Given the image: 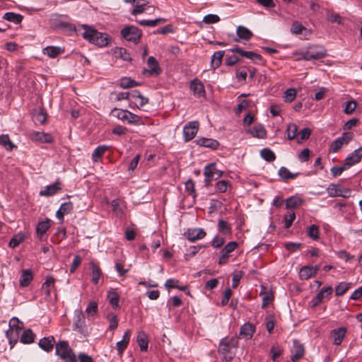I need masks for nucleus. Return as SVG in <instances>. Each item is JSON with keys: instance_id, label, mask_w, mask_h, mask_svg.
<instances>
[{"instance_id": "obj_1", "label": "nucleus", "mask_w": 362, "mask_h": 362, "mask_svg": "<svg viewBox=\"0 0 362 362\" xmlns=\"http://www.w3.org/2000/svg\"><path fill=\"white\" fill-rule=\"evenodd\" d=\"M238 346V340L236 337H225L221 339L218 346V354L224 362H230L235 356Z\"/></svg>"}, {"instance_id": "obj_2", "label": "nucleus", "mask_w": 362, "mask_h": 362, "mask_svg": "<svg viewBox=\"0 0 362 362\" xmlns=\"http://www.w3.org/2000/svg\"><path fill=\"white\" fill-rule=\"evenodd\" d=\"M84 28L83 37L90 42L99 47H105L109 44V37L107 34L98 32L94 28L83 25Z\"/></svg>"}, {"instance_id": "obj_3", "label": "nucleus", "mask_w": 362, "mask_h": 362, "mask_svg": "<svg viewBox=\"0 0 362 362\" xmlns=\"http://www.w3.org/2000/svg\"><path fill=\"white\" fill-rule=\"evenodd\" d=\"M55 354L65 362H78L77 357L67 341L60 340L56 343Z\"/></svg>"}, {"instance_id": "obj_4", "label": "nucleus", "mask_w": 362, "mask_h": 362, "mask_svg": "<svg viewBox=\"0 0 362 362\" xmlns=\"http://www.w3.org/2000/svg\"><path fill=\"white\" fill-rule=\"evenodd\" d=\"M122 37L129 42L137 44L142 35V31L134 25H126L120 31Z\"/></svg>"}, {"instance_id": "obj_5", "label": "nucleus", "mask_w": 362, "mask_h": 362, "mask_svg": "<svg viewBox=\"0 0 362 362\" xmlns=\"http://www.w3.org/2000/svg\"><path fill=\"white\" fill-rule=\"evenodd\" d=\"M223 175V172L216 169V164L214 163L208 164L204 168V182L206 187L211 185L213 180H217L221 177Z\"/></svg>"}, {"instance_id": "obj_6", "label": "nucleus", "mask_w": 362, "mask_h": 362, "mask_svg": "<svg viewBox=\"0 0 362 362\" xmlns=\"http://www.w3.org/2000/svg\"><path fill=\"white\" fill-rule=\"evenodd\" d=\"M73 329L84 336L87 334L85 317L81 310H76L74 311Z\"/></svg>"}, {"instance_id": "obj_7", "label": "nucleus", "mask_w": 362, "mask_h": 362, "mask_svg": "<svg viewBox=\"0 0 362 362\" xmlns=\"http://www.w3.org/2000/svg\"><path fill=\"white\" fill-rule=\"evenodd\" d=\"M199 129V122L192 121L187 122L183 127V136L185 141H191L196 136Z\"/></svg>"}, {"instance_id": "obj_8", "label": "nucleus", "mask_w": 362, "mask_h": 362, "mask_svg": "<svg viewBox=\"0 0 362 362\" xmlns=\"http://www.w3.org/2000/svg\"><path fill=\"white\" fill-rule=\"evenodd\" d=\"M206 232L203 228H189L185 233V236L190 242H194L197 240H201L206 236Z\"/></svg>"}, {"instance_id": "obj_9", "label": "nucleus", "mask_w": 362, "mask_h": 362, "mask_svg": "<svg viewBox=\"0 0 362 362\" xmlns=\"http://www.w3.org/2000/svg\"><path fill=\"white\" fill-rule=\"evenodd\" d=\"M30 139L34 141L49 144L53 141V137L49 133L33 132L30 134Z\"/></svg>"}, {"instance_id": "obj_10", "label": "nucleus", "mask_w": 362, "mask_h": 362, "mask_svg": "<svg viewBox=\"0 0 362 362\" xmlns=\"http://www.w3.org/2000/svg\"><path fill=\"white\" fill-rule=\"evenodd\" d=\"M307 52L311 60L320 59L327 56L326 50L324 48L315 45L309 47Z\"/></svg>"}, {"instance_id": "obj_11", "label": "nucleus", "mask_w": 362, "mask_h": 362, "mask_svg": "<svg viewBox=\"0 0 362 362\" xmlns=\"http://www.w3.org/2000/svg\"><path fill=\"white\" fill-rule=\"evenodd\" d=\"M190 89L197 98L205 96L204 86L198 79H194L190 82Z\"/></svg>"}, {"instance_id": "obj_12", "label": "nucleus", "mask_w": 362, "mask_h": 362, "mask_svg": "<svg viewBox=\"0 0 362 362\" xmlns=\"http://www.w3.org/2000/svg\"><path fill=\"white\" fill-rule=\"evenodd\" d=\"M62 189L61 182L56 181L54 183L47 185L45 189L40 192V195L43 197H50L56 194Z\"/></svg>"}, {"instance_id": "obj_13", "label": "nucleus", "mask_w": 362, "mask_h": 362, "mask_svg": "<svg viewBox=\"0 0 362 362\" xmlns=\"http://www.w3.org/2000/svg\"><path fill=\"white\" fill-rule=\"evenodd\" d=\"M362 158V147H360L355 151H354L349 156H348L345 160L344 163H347L349 165V168L352 165L360 162Z\"/></svg>"}, {"instance_id": "obj_14", "label": "nucleus", "mask_w": 362, "mask_h": 362, "mask_svg": "<svg viewBox=\"0 0 362 362\" xmlns=\"http://www.w3.org/2000/svg\"><path fill=\"white\" fill-rule=\"evenodd\" d=\"M54 344L56 345V342L53 336L43 337L38 343L40 348L47 352L52 351Z\"/></svg>"}, {"instance_id": "obj_15", "label": "nucleus", "mask_w": 362, "mask_h": 362, "mask_svg": "<svg viewBox=\"0 0 362 362\" xmlns=\"http://www.w3.org/2000/svg\"><path fill=\"white\" fill-rule=\"evenodd\" d=\"M291 361L296 362V361L301 358L305 354L304 346L302 344L298 341H293V349L292 350Z\"/></svg>"}, {"instance_id": "obj_16", "label": "nucleus", "mask_w": 362, "mask_h": 362, "mask_svg": "<svg viewBox=\"0 0 362 362\" xmlns=\"http://www.w3.org/2000/svg\"><path fill=\"white\" fill-rule=\"evenodd\" d=\"M319 269L318 266L308 267L305 266L302 267L299 272L300 279L302 280H306L313 276H315Z\"/></svg>"}, {"instance_id": "obj_17", "label": "nucleus", "mask_w": 362, "mask_h": 362, "mask_svg": "<svg viewBox=\"0 0 362 362\" xmlns=\"http://www.w3.org/2000/svg\"><path fill=\"white\" fill-rule=\"evenodd\" d=\"M90 270V276H91V281L95 285L98 284L99 280L102 276V271L100 267L95 264L93 262H90L89 263Z\"/></svg>"}, {"instance_id": "obj_18", "label": "nucleus", "mask_w": 362, "mask_h": 362, "mask_svg": "<svg viewBox=\"0 0 362 362\" xmlns=\"http://www.w3.org/2000/svg\"><path fill=\"white\" fill-rule=\"evenodd\" d=\"M130 337H131V331H130V329H127L124 332V334L123 335V337H122V339L119 341L116 344V347H117V352H118L119 355L121 356L123 354L124 351L127 347L128 344H129V340H130Z\"/></svg>"}, {"instance_id": "obj_19", "label": "nucleus", "mask_w": 362, "mask_h": 362, "mask_svg": "<svg viewBox=\"0 0 362 362\" xmlns=\"http://www.w3.org/2000/svg\"><path fill=\"white\" fill-rule=\"evenodd\" d=\"M197 145L209 148L211 149H217L219 146V142L217 140L209 138H198L196 141Z\"/></svg>"}, {"instance_id": "obj_20", "label": "nucleus", "mask_w": 362, "mask_h": 362, "mask_svg": "<svg viewBox=\"0 0 362 362\" xmlns=\"http://www.w3.org/2000/svg\"><path fill=\"white\" fill-rule=\"evenodd\" d=\"M346 333V329L344 327H341L337 329H334L332 331V337H333V343L335 345H340Z\"/></svg>"}, {"instance_id": "obj_21", "label": "nucleus", "mask_w": 362, "mask_h": 362, "mask_svg": "<svg viewBox=\"0 0 362 362\" xmlns=\"http://www.w3.org/2000/svg\"><path fill=\"white\" fill-rule=\"evenodd\" d=\"M147 65L148 69L144 70L145 72H148L150 75L156 74L158 75L161 72V69L159 67L158 62L153 57H150L147 61Z\"/></svg>"}, {"instance_id": "obj_22", "label": "nucleus", "mask_w": 362, "mask_h": 362, "mask_svg": "<svg viewBox=\"0 0 362 362\" xmlns=\"http://www.w3.org/2000/svg\"><path fill=\"white\" fill-rule=\"evenodd\" d=\"M236 33L238 38L235 39V42H239V39L248 40L253 36L252 31L243 25L238 26Z\"/></svg>"}, {"instance_id": "obj_23", "label": "nucleus", "mask_w": 362, "mask_h": 362, "mask_svg": "<svg viewBox=\"0 0 362 362\" xmlns=\"http://www.w3.org/2000/svg\"><path fill=\"white\" fill-rule=\"evenodd\" d=\"M50 228V221L49 219H46L45 221H40L37 223L36 227V233L37 237L40 240H43L47 230Z\"/></svg>"}, {"instance_id": "obj_24", "label": "nucleus", "mask_w": 362, "mask_h": 362, "mask_svg": "<svg viewBox=\"0 0 362 362\" xmlns=\"http://www.w3.org/2000/svg\"><path fill=\"white\" fill-rule=\"evenodd\" d=\"M247 133L250 134L253 137L263 139L266 136L267 132L262 124H257L249 129Z\"/></svg>"}, {"instance_id": "obj_25", "label": "nucleus", "mask_w": 362, "mask_h": 362, "mask_svg": "<svg viewBox=\"0 0 362 362\" xmlns=\"http://www.w3.org/2000/svg\"><path fill=\"white\" fill-rule=\"evenodd\" d=\"M255 327L250 323L244 324L240 330V336L245 339H250L254 332H255Z\"/></svg>"}, {"instance_id": "obj_26", "label": "nucleus", "mask_w": 362, "mask_h": 362, "mask_svg": "<svg viewBox=\"0 0 362 362\" xmlns=\"http://www.w3.org/2000/svg\"><path fill=\"white\" fill-rule=\"evenodd\" d=\"M110 204L112 208V211L116 216L122 218L124 213V206L123 202L119 199H113Z\"/></svg>"}, {"instance_id": "obj_27", "label": "nucleus", "mask_w": 362, "mask_h": 362, "mask_svg": "<svg viewBox=\"0 0 362 362\" xmlns=\"http://www.w3.org/2000/svg\"><path fill=\"white\" fill-rule=\"evenodd\" d=\"M109 149V146L106 145L98 146L93 152L92 159L93 162H99L103 157L104 153Z\"/></svg>"}, {"instance_id": "obj_28", "label": "nucleus", "mask_w": 362, "mask_h": 362, "mask_svg": "<svg viewBox=\"0 0 362 362\" xmlns=\"http://www.w3.org/2000/svg\"><path fill=\"white\" fill-rule=\"evenodd\" d=\"M26 235L23 232H19L14 235L8 243V247L11 248H15L18 247L26 239Z\"/></svg>"}, {"instance_id": "obj_29", "label": "nucleus", "mask_w": 362, "mask_h": 362, "mask_svg": "<svg viewBox=\"0 0 362 362\" xmlns=\"http://www.w3.org/2000/svg\"><path fill=\"white\" fill-rule=\"evenodd\" d=\"M63 52V49L57 46H48L43 49V54L47 55L50 58H55Z\"/></svg>"}, {"instance_id": "obj_30", "label": "nucleus", "mask_w": 362, "mask_h": 362, "mask_svg": "<svg viewBox=\"0 0 362 362\" xmlns=\"http://www.w3.org/2000/svg\"><path fill=\"white\" fill-rule=\"evenodd\" d=\"M137 343L139 346L141 351H146L148 349V340L146 333L141 331L137 334Z\"/></svg>"}, {"instance_id": "obj_31", "label": "nucleus", "mask_w": 362, "mask_h": 362, "mask_svg": "<svg viewBox=\"0 0 362 362\" xmlns=\"http://www.w3.org/2000/svg\"><path fill=\"white\" fill-rule=\"evenodd\" d=\"M224 54L225 51L223 50L217 51L213 54L211 57V67L214 69H216L221 66Z\"/></svg>"}, {"instance_id": "obj_32", "label": "nucleus", "mask_w": 362, "mask_h": 362, "mask_svg": "<svg viewBox=\"0 0 362 362\" xmlns=\"http://www.w3.org/2000/svg\"><path fill=\"white\" fill-rule=\"evenodd\" d=\"M148 2V0H132L134 8L132 11L131 13L132 15H136L144 13L146 10L144 6L146 5Z\"/></svg>"}, {"instance_id": "obj_33", "label": "nucleus", "mask_w": 362, "mask_h": 362, "mask_svg": "<svg viewBox=\"0 0 362 362\" xmlns=\"http://www.w3.org/2000/svg\"><path fill=\"white\" fill-rule=\"evenodd\" d=\"M35 334L30 329H27L23 331L21 337V342L23 344H31L34 342Z\"/></svg>"}, {"instance_id": "obj_34", "label": "nucleus", "mask_w": 362, "mask_h": 362, "mask_svg": "<svg viewBox=\"0 0 362 362\" xmlns=\"http://www.w3.org/2000/svg\"><path fill=\"white\" fill-rule=\"evenodd\" d=\"M278 175L282 180L287 181L288 180L295 179L298 173H292L286 167H281L279 170Z\"/></svg>"}, {"instance_id": "obj_35", "label": "nucleus", "mask_w": 362, "mask_h": 362, "mask_svg": "<svg viewBox=\"0 0 362 362\" xmlns=\"http://www.w3.org/2000/svg\"><path fill=\"white\" fill-rule=\"evenodd\" d=\"M303 204V199L298 197H291L286 200V209H296L300 206Z\"/></svg>"}, {"instance_id": "obj_36", "label": "nucleus", "mask_w": 362, "mask_h": 362, "mask_svg": "<svg viewBox=\"0 0 362 362\" xmlns=\"http://www.w3.org/2000/svg\"><path fill=\"white\" fill-rule=\"evenodd\" d=\"M33 280V274L30 270H23L20 277V285L23 287L28 286Z\"/></svg>"}, {"instance_id": "obj_37", "label": "nucleus", "mask_w": 362, "mask_h": 362, "mask_svg": "<svg viewBox=\"0 0 362 362\" xmlns=\"http://www.w3.org/2000/svg\"><path fill=\"white\" fill-rule=\"evenodd\" d=\"M23 18L22 15L13 12H7L4 15V19L16 24L20 23L23 21Z\"/></svg>"}, {"instance_id": "obj_38", "label": "nucleus", "mask_w": 362, "mask_h": 362, "mask_svg": "<svg viewBox=\"0 0 362 362\" xmlns=\"http://www.w3.org/2000/svg\"><path fill=\"white\" fill-rule=\"evenodd\" d=\"M127 112L128 110L114 107L111 111V115L122 122H126L127 119Z\"/></svg>"}, {"instance_id": "obj_39", "label": "nucleus", "mask_w": 362, "mask_h": 362, "mask_svg": "<svg viewBox=\"0 0 362 362\" xmlns=\"http://www.w3.org/2000/svg\"><path fill=\"white\" fill-rule=\"evenodd\" d=\"M9 327L8 330H13L14 333L18 332L19 334V332L23 329V323L17 317H13L9 322Z\"/></svg>"}, {"instance_id": "obj_40", "label": "nucleus", "mask_w": 362, "mask_h": 362, "mask_svg": "<svg viewBox=\"0 0 362 362\" xmlns=\"http://www.w3.org/2000/svg\"><path fill=\"white\" fill-rule=\"evenodd\" d=\"M0 145L4 146L8 151H11L14 147L13 144L11 142L8 135L7 134H2L0 136Z\"/></svg>"}, {"instance_id": "obj_41", "label": "nucleus", "mask_w": 362, "mask_h": 362, "mask_svg": "<svg viewBox=\"0 0 362 362\" xmlns=\"http://www.w3.org/2000/svg\"><path fill=\"white\" fill-rule=\"evenodd\" d=\"M307 235L314 240H318L320 238L319 227L315 224H313L309 226L307 230Z\"/></svg>"}, {"instance_id": "obj_42", "label": "nucleus", "mask_w": 362, "mask_h": 362, "mask_svg": "<svg viewBox=\"0 0 362 362\" xmlns=\"http://www.w3.org/2000/svg\"><path fill=\"white\" fill-rule=\"evenodd\" d=\"M163 18H156L154 20H136V22L142 26L155 27L160 22H163Z\"/></svg>"}, {"instance_id": "obj_43", "label": "nucleus", "mask_w": 362, "mask_h": 362, "mask_svg": "<svg viewBox=\"0 0 362 362\" xmlns=\"http://www.w3.org/2000/svg\"><path fill=\"white\" fill-rule=\"evenodd\" d=\"M332 291L333 288L332 286L323 287L316 296L323 302L325 298H329Z\"/></svg>"}, {"instance_id": "obj_44", "label": "nucleus", "mask_w": 362, "mask_h": 362, "mask_svg": "<svg viewBox=\"0 0 362 362\" xmlns=\"http://www.w3.org/2000/svg\"><path fill=\"white\" fill-rule=\"evenodd\" d=\"M261 156L267 162H272L275 160V153L269 148H264L261 151Z\"/></svg>"}, {"instance_id": "obj_45", "label": "nucleus", "mask_w": 362, "mask_h": 362, "mask_svg": "<svg viewBox=\"0 0 362 362\" xmlns=\"http://www.w3.org/2000/svg\"><path fill=\"white\" fill-rule=\"evenodd\" d=\"M351 286V284L346 282H341L335 288V295L340 296L344 295Z\"/></svg>"}, {"instance_id": "obj_46", "label": "nucleus", "mask_w": 362, "mask_h": 362, "mask_svg": "<svg viewBox=\"0 0 362 362\" xmlns=\"http://www.w3.org/2000/svg\"><path fill=\"white\" fill-rule=\"evenodd\" d=\"M139 85V83L135 81L134 80L131 79L130 78H122L120 80L119 86L122 88H129L136 86Z\"/></svg>"}, {"instance_id": "obj_47", "label": "nucleus", "mask_w": 362, "mask_h": 362, "mask_svg": "<svg viewBox=\"0 0 362 362\" xmlns=\"http://www.w3.org/2000/svg\"><path fill=\"white\" fill-rule=\"evenodd\" d=\"M349 169V165L347 163H344L341 166H333L331 168L330 171L333 177H336L339 175L344 171Z\"/></svg>"}, {"instance_id": "obj_48", "label": "nucleus", "mask_w": 362, "mask_h": 362, "mask_svg": "<svg viewBox=\"0 0 362 362\" xmlns=\"http://www.w3.org/2000/svg\"><path fill=\"white\" fill-rule=\"evenodd\" d=\"M218 230L224 235L230 234L231 233V228L230 225L224 220H219L218 223Z\"/></svg>"}, {"instance_id": "obj_49", "label": "nucleus", "mask_w": 362, "mask_h": 362, "mask_svg": "<svg viewBox=\"0 0 362 362\" xmlns=\"http://www.w3.org/2000/svg\"><path fill=\"white\" fill-rule=\"evenodd\" d=\"M287 137L289 140H293L296 138L298 132V127L296 124L292 123L289 124L287 127Z\"/></svg>"}, {"instance_id": "obj_50", "label": "nucleus", "mask_w": 362, "mask_h": 362, "mask_svg": "<svg viewBox=\"0 0 362 362\" xmlns=\"http://www.w3.org/2000/svg\"><path fill=\"white\" fill-rule=\"evenodd\" d=\"M107 298L109 299L110 303L114 308L119 307V296L117 292H109V293L107 294Z\"/></svg>"}, {"instance_id": "obj_51", "label": "nucleus", "mask_w": 362, "mask_h": 362, "mask_svg": "<svg viewBox=\"0 0 362 362\" xmlns=\"http://www.w3.org/2000/svg\"><path fill=\"white\" fill-rule=\"evenodd\" d=\"M6 336L8 340L9 344L11 345V348H13V346L17 343L18 333H14L13 330H7L6 332Z\"/></svg>"}, {"instance_id": "obj_52", "label": "nucleus", "mask_w": 362, "mask_h": 362, "mask_svg": "<svg viewBox=\"0 0 362 362\" xmlns=\"http://www.w3.org/2000/svg\"><path fill=\"white\" fill-rule=\"evenodd\" d=\"M127 119L126 122L130 124H139L141 123V117L131 112L129 110L127 112Z\"/></svg>"}, {"instance_id": "obj_53", "label": "nucleus", "mask_w": 362, "mask_h": 362, "mask_svg": "<svg viewBox=\"0 0 362 362\" xmlns=\"http://www.w3.org/2000/svg\"><path fill=\"white\" fill-rule=\"evenodd\" d=\"M238 247V243L235 241L228 243L222 249L221 253L229 257V254L234 251Z\"/></svg>"}, {"instance_id": "obj_54", "label": "nucleus", "mask_w": 362, "mask_h": 362, "mask_svg": "<svg viewBox=\"0 0 362 362\" xmlns=\"http://www.w3.org/2000/svg\"><path fill=\"white\" fill-rule=\"evenodd\" d=\"M54 285V279L52 276H47L46 281L42 284V289L45 290V293L48 296L50 295L49 288Z\"/></svg>"}, {"instance_id": "obj_55", "label": "nucleus", "mask_w": 362, "mask_h": 362, "mask_svg": "<svg viewBox=\"0 0 362 362\" xmlns=\"http://www.w3.org/2000/svg\"><path fill=\"white\" fill-rule=\"evenodd\" d=\"M115 54L124 61H128L131 59L129 54L127 53V50L124 48L117 47L115 50Z\"/></svg>"}, {"instance_id": "obj_56", "label": "nucleus", "mask_w": 362, "mask_h": 362, "mask_svg": "<svg viewBox=\"0 0 362 362\" xmlns=\"http://www.w3.org/2000/svg\"><path fill=\"white\" fill-rule=\"evenodd\" d=\"M296 96V90L295 88H288L284 93V100L288 103H291Z\"/></svg>"}, {"instance_id": "obj_57", "label": "nucleus", "mask_w": 362, "mask_h": 362, "mask_svg": "<svg viewBox=\"0 0 362 362\" xmlns=\"http://www.w3.org/2000/svg\"><path fill=\"white\" fill-rule=\"evenodd\" d=\"M306 28L298 21H294L292 23L291 28V32L293 34L298 35L303 32V30H305Z\"/></svg>"}, {"instance_id": "obj_58", "label": "nucleus", "mask_w": 362, "mask_h": 362, "mask_svg": "<svg viewBox=\"0 0 362 362\" xmlns=\"http://www.w3.org/2000/svg\"><path fill=\"white\" fill-rule=\"evenodd\" d=\"M295 218H296V214L294 212H291V213L284 215V221L285 228H289L291 226Z\"/></svg>"}, {"instance_id": "obj_59", "label": "nucleus", "mask_w": 362, "mask_h": 362, "mask_svg": "<svg viewBox=\"0 0 362 362\" xmlns=\"http://www.w3.org/2000/svg\"><path fill=\"white\" fill-rule=\"evenodd\" d=\"M47 119V113L44 108H40L35 114V120L42 124Z\"/></svg>"}, {"instance_id": "obj_60", "label": "nucleus", "mask_w": 362, "mask_h": 362, "mask_svg": "<svg viewBox=\"0 0 362 362\" xmlns=\"http://www.w3.org/2000/svg\"><path fill=\"white\" fill-rule=\"evenodd\" d=\"M110 321L109 329L115 330L118 326L117 316L114 313H110L107 315Z\"/></svg>"}, {"instance_id": "obj_61", "label": "nucleus", "mask_w": 362, "mask_h": 362, "mask_svg": "<svg viewBox=\"0 0 362 362\" xmlns=\"http://www.w3.org/2000/svg\"><path fill=\"white\" fill-rule=\"evenodd\" d=\"M220 21V18L216 14L206 15L203 18V22L206 24L216 23Z\"/></svg>"}, {"instance_id": "obj_62", "label": "nucleus", "mask_w": 362, "mask_h": 362, "mask_svg": "<svg viewBox=\"0 0 362 362\" xmlns=\"http://www.w3.org/2000/svg\"><path fill=\"white\" fill-rule=\"evenodd\" d=\"M344 144L339 138L336 139L330 145V151L337 153Z\"/></svg>"}, {"instance_id": "obj_63", "label": "nucleus", "mask_w": 362, "mask_h": 362, "mask_svg": "<svg viewBox=\"0 0 362 362\" xmlns=\"http://www.w3.org/2000/svg\"><path fill=\"white\" fill-rule=\"evenodd\" d=\"M230 186V183L226 180H221L216 182V189L218 192L223 193L226 192L228 187Z\"/></svg>"}, {"instance_id": "obj_64", "label": "nucleus", "mask_w": 362, "mask_h": 362, "mask_svg": "<svg viewBox=\"0 0 362 362\" xmlns=\"http://www.w3.org/2000/svg\"><path fill=\"white\" fill-rule=\"evenodd\" d=\"M301 246H302V244L298 243L289 242V243H285L286 249L288 251H289L290 252H296L297 250L300 249Z\"/></svg>"}]
</instances>
